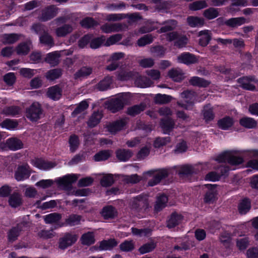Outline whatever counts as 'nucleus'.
I'll use <instances>...</instances> for the list:
<instances>
[{"label":"nucleus","instance_id":"f257e3e1","mask_svg":"<svg viewBox=\"0 0 258 258\" xmlns=\"http://www.w3.org/2000/svg\"><path fill=\"white\" fill-rule=\"evenodd\" d=\"M216 160L219 163H228L231 165H239L243 163L244 160L242 157L235 156L231 151H225L218 155Z\"/></svg>","mask_w":258,"mask_h":258},{"label":"nucleus","instance_id":"f03ea898","mask_svg":"<svg viewBox=\"0 0 258 258\" xmlns=\"http://www.w3.org/2000/svg\"><path fill=\"white\" fill-rule=\"evenodd\" d=\"M43 110L38 102H33L26 110V116L31 121H36L40 118Z\"/></svg>","mask_w":258,"mask_h":258},{"label":"nucleus","instance_id":"7ed1b4c3","mask_svg":"<svg viewBox=\"0 0 258 258\" xmlns=\"http://www.w3.org/2000/svg\"><path fill=\"white\" fill-rule=\"evenodd\" d=\"M181 96L186 100L184 102H178V106L186 110H191L194 105L196 93L194 91L186 90L181 93Z\"/></svg>","mask_w":258,"mask_h":258},{"label":"nucleus","instance_id":"20e7f679","mask_svg":"<svg viewBox=\"0 0 258 258\" xmlns=\"http://www.w3.org/2000/svg\"><path fill=\"white\" fill-rule=\"evenodd\" d=\"M27 227L28 223L26 222L19 223L15 226L12 227L7 232L8 242L12 243L16 241L21 232Z\"/></svg>","mask_w":258,"mask_h":258},{"label":"nucleus","instance_id":"39448f33","mask_svg":"<svg viewBox=\"0 0 258 258\" xmlns=\"http://www.w3.org/2000/svg\"><path fill=\"white\" fill-rule=\"evenodd\" d=\"M78 177L76 174H67L62 177H59L56 180V182L60 187H62L63 189L70 191L72 188L73 183L76 182Z\"/></svg>","mask_w":258,"mask_h":258},{"label":"nucleus","instance_id":"423d86ee","mask_svg":"<svg viewBox=\"0 0 258 258\" xmlns=\"http://www.w3.org/2000/svg\"><path fill=\"white\" fill-rule=\"evenodd\" d=\"M217 186V185L215 184H206L204 185V186L208 189L204 198L205 203L212 204L216 201L218 194L216 189Z\"/></svg>","mask_w":258,"mask_h":258},{"label":"nucleus","instance_id":"0eeeda50","mask_svg":"<svg viewBox=\"0 0 258 258\" xmlns=\"http://www.w3.org/2000/svg\"><path fill=\"white\" fill-rule=\"evenodd\" d=\"M148 198L142 195L137 196L134 199L132 208L138 212L145 211L149 208Z\"/></svg>","mask_w":258,"mask_h":258},{"label":"nucleus","instance_id":"6e6552de","mask_svg":"<svg viewBox=\"0 0 258 258\" xmlns=\"http://www.w3.org/2000/svg\"><path fill=\"white\" fill-rule=\"evenodd\" d=\"M77 236L76 234L71 233H66L59 239L58 247L60 249H65L72 246L77 240Z\"/></svg>","mask_w":258,"mask_h":258},{"label":"nucleus","instance_id":"1a4fd4ad","mask_svg":"<svg viewBox=\"0 0 258 258\" xmlns=\"http://www.w3.org/2000/svg\"><path fill=\"white\" fill-rule=\"evenodd\" d=\"M126 99L123 96H120L111 99L108 103V108L112 113H116L122 109L126 104Z\"/></svg>","mask_w":258,"mask_h":258},{"label":"nucleus","instance_id":"9d476101","mask_svg":"<svg viewBox=\"0 0 258 258\" xmlns=\"http://www.w3.org/2000/svg\"><path fill=\"white\" fill-rule=\"evenodd\" d=\"M178 62L183 63L187 66L195 64L198 62V58L197 56L189 52H184L181 53L177 57Z\"/></svg>","mask_w":258,"mask_h":258},{"label":"nucleus","instance_id":"9b49d317","mask_svg":"<svg viewBox=\"0 0 258 258\" xmlns=\"http://www.w3.org/2000/svg\"><path fill=\"white\" fill-rule=\"evenodd\" d=\"M168 201V197L166 194L164 193L158 194L154 206V211L156 213L161 211L167 206Z\"/></svg>","mask_w":258,"mask_h":258},{"label":"nucleus","instance_id":"f8f14e48","mask_svg":"<svg viewBox=\"0 0 258 258\" xmlns=\"http://www.w3.org/2000/svg\"><path fill=\"white\" fill-rule=\"evenodd\" d=\"M58 9L54 5H51L43 10L40 20L42 22H46L53 18L57 14Z\"/></svg>","mask_w":258,"mask_h":258},{"label":"nucleus","instance_id":"ddd939ff","mask_svg":"<svg viewBox=\"0 0 258 258\" xmlns=\"http://www.w3.org/2000/svg\"><path fill=\"white\" fill-rule=\"evenodd\" d=\"M117 242L114 238L103 240L100 242L99 246L95 245L92 248L97 251L111 250L117 245Z\"/></svg>","mask_w":258,"mask_h":258},{"label":"nucleus","instance_id":"4468645a","mask_svg":"<svg viewBox=\"0 0 258 258\" xmlns=\"http://www.w3.org/2000/svg\"><path fill=\"white\" fill-rule=\"evenodd\" d=\"M100 214L105 220L113 219L117 216L118 212L112 205H107L103 207Z\"/></svg>","mask_w":258,"mask_h":258},{"label":"nucleus","instance_id":"2eb2a0df","mask_svg":"<svg viewBox=\"0 0 258 258\" xmlns=\"http://www.w3.org/2000/svg\"><path fill=\"white\" fill-rule=\"evenodd\" d=\"M27 166L29 167L27 165H20L17 168L14 176L18 181H23L30 177L31 172Z\"/></svg>","mask_w":258,"mask_h":258},{"label":"nucleus","instance_id":"dca6fc26","mask_svg":"<svg viewBox=\"0 0 258 258\" xmlns=\"http://www.w3.org/2000/svg\"><path fill=\"white\" fill-rule=\"evenodd\" d=\"M8 203L13 208H16L21 206L23 204L21 195L19 192L14 191L10 196Z\"/></svg>","mask_w":258,"mask_h":258},{"label":"nucleus","instance_id":"f3484780","mask_svg":"<svg viewBox=\"0 0 258 258\" xmlns=\"http://www.w3.org/2000/svg\"><path fill=\"white\" fill-rule=\"evenodd\" d=\"M7 147L11 151H17L23 148L24 144L22 141L17 138H9L6 141Z\"/></svg>","mask_w":258,"mask_h":258},{"label":"nucleus","instance_id":"a211bd4d","mask_svg":"<svg viewBox=\"0 0 258 258\" xmlns=\"http://www.w3.org/2000/svg\"><path fill=\"white\" fill-rule=\"evenodd\" d=\"M34 166L41 170H47L56 166V164L51 161H46L42 158H36L34 161Z\"/></svg>","mask_w":258,"mask_h":258},{"label":"nucleus","instance_id":"6ab92c4d","mask_svg":"<svg viewBox=\"0 0 258 258\" xmlns=\"http://www.w3.org/2000/svg\"><path fill=\"white\" fill-rule=\"evenodd\" d=\"M234 123V121L232 117L225 116L219 119L217 122L218 127L222 130H228Z\"/></svg>","mask_w":258,"mask_h":258},{"label":"nucleus","instance_id":"aec40b11","mask_svg":"<svg viewBox=\"0 0 258 258\" xmlns=\"http://www.w3.org/2000/svg\"><path fill=\"white\" fill-rule=\"evenodd\" d=\"M252 81V77H242L238 79L237 82L242 89L254 91L255 90V86L249 82V81Z\"/></svg>","mask_w":258,"mask_h":258},{"label":"nucleus","instance_id":"412c9836","mask_svg":"<svg viewBox=\"0 0 258 258\" xmlns=\"http://www.w3.org/2000/svg\"><path fill=\"white\" fill-rule=\"evenodd\" d=\"M126 125L125 121L123 119L117 120L107 125L108 131L112 133L115 134L123 129Z\"/></svg>","mask_w":258,"mask_h":258},{"label":"nucleus","instance_id":"4be33fe9","mask_svg":"<svg viewBox=\"0 0 258 258\" xmlns=\"http://www.w3.org/2000/svg\"><path fill=\"white\" fill-rule=\"evenodd\" d=\"M246 23V20L243 17L231 18L226 20L224 24L229 28H236Z\"/></svg>","mask_w":258,"mask_h":258},{"label":"nucleus","instance_id":"5701e85b","mask_svg":"<svg viewBox=\"0 0 258 258\" xmlns=\"http://www.w3.org/2000/svg\"><path fill=\"white\" fill-rule=\"evenodd\" d=\"M239 124L241 126L247 129H253L256 127L257 122L253 118L244 116L239 119Z\"/></svg>","mask_w":258,"mask_h":258},{"label":"nucleus","instance_id":"b1692460","mask_svg":"<svg viewBox=\"0 0 258 258\" xmlns=\"http://www.w3.org/2000/svg\"><path fill=\"white\" fill-rule=\"evenodd\" d=\"M117 158L120 161L126 162L133 156L132 152L128 149H119L115 151Z\"/></svg>","mask_w":258,"mask_h":258},{"label":"nucleus","instance_id":"393cba45","mask_svg":"<svg viewBox=\"0 0 258 258\" xmlns=\"http://www.w3.org/2000/svg\"><path fill=\"white\" fill-rule=\"evenodd\" d=\"M174 125V121L170 118L161 120L160 126L164 134H169V133L173 129Z\"/></svg>","mask_w":258,"mask_h":258},{"label":"nucleus","instance_id":"a878e982","mask_svg":"<svg viewBox=\"0 0 258 258\" xmlns=\"http://www.w3.org/2000/svg\"><path fill=\"white\" fill-rule=\"evenodd\" d=\"M189 82L192 86H197L200 88L207 87L211 83L210 81L197 76L191 77L190 79Z\"/></svg>","mask_w":258,"mask_h":258},{"label":"nucleus","instance_id":"bb28decb","mask_svg":"<svg viewBox=\"0 0 258 258\" xmlns=\"http://www.w3.org/2000/svg\"><path fill=\"white\" fill-rule=\"evenodd\" d=\"M60 54L57 51H53L46 54L45 61L52 67H55L59 63Z\"/></svg>","mask_w":258,"mask_h":258},{"label":"nucleus","instance_id":"cd10ccee","mask_svg":"<svg viewBox=\"0 0 258 258\" xmlns=\"http://www.w3.org/2000/svg\"><path fill=\"white\" fill-rule=\"evenodd\" d=\"M251 208V201L249 198H244L239 202L238 210L240 214H246Z\"/></svg>","mask_w":258,"mask_h":258},{"label":"nucleus","instance_id":"c85d7f7f","mask_svg":"<svg viewBox=\"0 0 258 258\" xmlns=\"http://www.w3.org/2000/svg\"><path fill=\"white\" fill-rule=\"evenodd\" d=\"M80 241L84 245L90 246L95 242L94 234L93 232H87L84 233L81 237Z\"/></svg>","mask_w":258,"mask_h":258},{"label":"nucleus","instance_id":"c756f323","mask_svg":"<svg viewBox=\"0 0 258 258\" xmlns=\"http://www.w3.org/2000/svg\"><path fill=\"white\" fill-rule=\"evenodd\" d=\"M182 219V216L176 212L172 213L167 221V227L169 228H174L177 226Z\"/></svg>","mask_w":258,"mask_h":258},{"label":"nucleus","instance_id":"7c9ffc66","mask_svg":"<svg viewBox=\"0 0 258 258\" xmlns=\"http://www.w3.org/2000/svg\"><path fill=\"white\" fill-rule=\"evenodd\" d=\"M112 82V77L106 76L102 80L99 81L96 86V89L100 91H104L107 90Z\"/></svg>","mask_w":258,"mask_h":258},{"label":"nucleus","instance_id":"2f4dec72","mask_svg":"<svg viewBox=\"0 0 258 258\" xmlns=\"http://www.w3.org/2000/svg\"><path fill=\"white\" fill-rule=\"evenodd\" d=\"M61 89L57 85L50 87L47 94L48 97L53 100H58L61 96Z\"/></svg>","mask_w":258,"mask_h":258},{"label":"nucleus","instance_id":"473e14b6","mask_svg":"<svg viewBox=\"0 0 258 258\" xmlns=\"http://www.w3.org/2000/svg\"><path fill=\"white\" fill-rule=\"evenodd\" d=\"M102 115L99 111H94L87 121L89 127L93 128L98 125L102 118Z\"/></svg>","mask_w":258,"mask_h":258},{"label":"nucleus","instance_id":"72a5a7b5","mask_svg":"<svg viewBox=\"0 0 258 258\" xmlns=\"http://www.w3.org/2000/svg\"><path fill=\"white\" fill-rule=\"evenodd\" d=\"M62 74L61 69L56 68L48 71L45 75L47 80L54 81L59 78Z\"/></svg>","mask_w":258,"mask_h":258},{"label":"nucleus","instance_id":"f704fd0d","mask_svg":"<svg viewBox=\"0 0 258 258\" xmlns=\"http://www.w3.org/2000/svg\"><path fill=\"white\" fill-rule=\"evenodd\" d=\"M39 42L45 46L52 47L54 46V40L52 37L49 34L48 30L39 38Z\"/></svg>","mask_w":258,"mask_h":258},{"label":"nucleus","instance_id":"c9c22d12","mask_svg":"<svg viewBox=\"0 0 258 258\" xmlns=\"http://www.w3.org/2000/svg\"><path fill=\"white\" fill-rule=\"evenodd\" d=\"M206 0L196 1L188 5V9L192 11H196L208 7Z\"/></svg>","mask_w":258,"mask_h":258},{"label":"nucleus","instance_id":"e433bc0d","mask_svg":"<svg viewBox=\"0 0 258 258\" xmlns=\"http://www.w3.org/2000/svg\"><path fill=\"white\" fill-rule=\"evenodd\" d=\"M186 21L188 25L191 27L202 26L204 24V19L197 16H188Z\"/></svg>","mask_w":258,"mask_h":258},{"label":"nucleus","instance_id":"4c0bfd02","mask_svg":"<svg viewBox=\"0 0 258 258\" xmlns=\"http://www.w3.org/2000/svg\"><path fill=\"white\" fill-rule=\"evenodd\" d=\"M73 31V27L71 25L66 24L56 29V34L58 37H64L68 34L71 33Z\"/></svg>","mask_w":258,"mask_h":258},{"label":"nucleus","instance_id":"58836bf2","mask_svg":"<svg viewBox=\"0 0 258 258\" xmlns=\"http://www.w3.org/2000/svg\"><path fill=\"white\" fill-rule=\"evenodd\" d=\"M145 108V105L143 103L135 105L128 108L127 110V114L135 116L143 111Z\"/></svg>","mask_w":258,"mask_h":258},{"label":"nucleus","instance_id":"ea45409f","mask_svg":"<svg viewBox=\"0 0 258 258\" xmlns=\"http://www.w3.org/2000/svg\"><path fill=\"white\" fill-rule=\"evenodd\" d=\"M61 219V215L58 213H52L45 216L44 220L46 224L57 223Z\"/></svg>","mask_w":258,"mask_h":258},{"label":"nucleus","instance_id":"a19ab883","mask_svg":"<svg viewBox=\"0 0 258 258\" xmlns=\"http://www.w3.org/2000/svg\"><path fill=\"white\" fill-rule=\"evenodd\" d=\"M31 30L32 32L39 36L43 35L48 31L47 28L43 24L40 23L33 24L31 26Z\"/></svg>","mask_w":258,"mask_h":258},{"label":"nucleus","instance_id":"79ce46f5","mask_svg":"<svg viewBox=\"0 0 258 258\" xmlns=\"http://www.w3.org/2000/svg\"><path fill=\"white\" fill-rule=\"evenodd\" d=\"M92 73V69L90 67H84L77 71L74 74V78L78 79L81 78L87 77Z\"/></svg>","mask_w":258,"mask_h":258},{"label":"nucleus","instance_id":"37998d69","mask_svg":"<svg viewBox=\"0 0 258 258\" xmlns=\"http://www.w3.org/2000/svg\"><path fill=\"white\" fill-rule=\"evenodd\" d=\"M172 97L166 94H157L154 98V102L157 104H165L169 103Z\"/></svg>","mask_w":258,"mask_h":258},{"label":"nucleus","instance_id":"c03bdc74","mask_svg":"<svg viewBox=\"0 0 258 258\" xmlns=\"http://www.w3.org/2000/svg\"><path fill=\"white\" fill-rule=\"evenodd\" d=\"M20 35L16 33L5 34L3 36V42L5 44H13L17 42Z\"/></svg>","mask_w":258,"mask_h":258},{"label":"nucleus","instance_id":"a18cd8bd","mask_svg":"<svg viewBox=\"0 0 258 258\" xmlns=\"http://www.w3.org/2000/svg\"><path fill=\"white\" fill-rule=\"evenodd\" d=\"M110 157L109 150H101L96 153L93 156V160L96 162L105 161Z\"/></svg>","mask_w":258,"mask_h":258},{"label":"nucleus","instance_id":"49530a36","mask_svg":"<svg viewBox=\"0 0 258 258\" xmlns=\"http://www.w3.org/2000/svg\"><path fill=\"white\" fill-rule=\"evenodd\" d=\"M119 249L123 252H131L135 249V243L132 240H125L119 246Z\"/></svg>","mask_w":258,"mask_h":258},{"label":"nucleus","instance_id":"de8ad7c7","mask_svg":"<svg viewBox=\"0 0 258 258\" xmlns=\"http://www.w3.org/2000/svg\"><path fill=\"white\" fill-rule=\"evenodd\" d=\"M219 15L218 9L211 7L205 10L203 16L208 20H212L217 18Z\"/></svg>","mask_w":258,"mask_h":258},{"label":"nucleus","instance_id":"09e8293b","mask_svg":"<svg viewBox=\"0 0 258 258\" xmlns=\"http://www.w3.org/2000/svg\"><path fill=\"white\" fill-rule=\"evenodd\" d=\"M69 143L70 151L72 153L75 152L80 144L78 136L75 134L71 135L69 138Z\"/></svg>","mask_w":258,"mask_h":258},{"label":"nucleus","instance_id":"8fccbe9b","mask_svg":"<svg viewBox=\"0 0 258 258\" xmlns=\"http://www.w3.org/2000/svg\"><path fill=\"white\" fill-rule=\"evenodd\" d=\"M105 42V38L104 36L91 38L90 43V47L92 49L99 48Z\"/></svg>","mask_w":258,"mask_h":258},{"label":"nucleus","instance_id":"3c124183","mask_svg":"<svg viewBox=\"0 0 258 258\" xmlns=\"http://www.w3.org/2000/svg\"><path fill=\"white\" fill-rule=\"evenodd\" d=\"M1 125L2 127L11 130L16 128L18 125L16 120L7 118L3 121Z\"/></svg>","mask_w":258,"mask_h":258},{"label":"nucleus","instance_id":"603ef678","mask_svg":"<svg viewBox=\"0 0 258 258\" xmlns=\"http://www.w3.org/2000/svg\"><path fill=\"white\" fill-rule=\"evenodd\" d=\"M215 116V115L213 108H208V106H205L203 110V117L205 122L208 123L213 120Z\"/></svg>","mask_w":258,"mask_h":258},{"label":"nucleus","instance_id":"864d4df0","mask_svg":"<svg viewBox=\"0 0 258 258\" xmlns=\"http://www.w3.org/2000/svg\"><path fill=\"white\" fill-rule=\"evenodd\" d=\"M81 218V215L72 214L66 219V223L70 226H75L80 223Z\"/></svg>","mask_w":258,"mask_h":258},{"label":"nucleus","instance_id":"5fc2aeb1","mask_svg":"<svg viewBox=\"0 0 258 258\" xmlns=\"http://www.w3.org/2000/svg\"><path fill=\"white\" fill-rule=\"evenodd\" d=\"M121 28V25L119 24H105L102 26V31L106 33H109L112 32L119 31Z\"/></svg>","mask_w":258,"mask_h":258},{"label":"nucleus","instance_id":"6e6d98bb","mask_svg":"<svg viewBox=\"0 0 258 258\" xmlns=\"http://www.w3.org/2000/svg\"><path fill=\"white\" fill-rule=\"evenodd\" d=\"M156 244L153 242L146 243L142 245L138 249L141 254L153 251L156 247Z\"/></svg>","mask_w":258,"mask_h":258},{"label":"nucleus","instance_id":"4d7b16f0","mask_svg":"<svg viewBox=\"0 0 258 258\" xmlns=\"http://www.w3.org/2000/svg\"><path fill=\"white\" fill-rule=\"evenodd\" d=\"M114 182L113 175L112 174H107L100 180V184L103 187H109Z\"/></svg>","mask_w":258,"mask_h":258},{"label":"nucleus","instance_id":"13d9d810","mask_svg":"<svg viewBox=\"0 0 258 258\" xmlns=\"http://www.w3.org/2000/svg\"><path fill=\"white\" fill-rule=\"evenodd\" d=\"M199 35L201 36L199 40V45L202 47L206 46L211 39V36L204 31H200Z\"/></svg>","mask_w":258,"mask_h":258},{"label":"nucleus","instance_id":"bf43d9fd","mask_svg":"<svg viewBox=\"0 0 258 258\" xmlns=\"http://www.w3.org/2000/svg\"><path fill=\"white\" fill-rule=\"evenodd\" d=\"M153 41V37L151 34H146L141 37L138 40V45L140 47L151 44Z\"/></svg>","mask_w":258,"mask_h":258},{"label":"nucleus","instance_id":"052dcab7","mask_svg":"<svg viewBox=\"0 0 258 258\" xmlns=\"http://www.w3.org/2000/svg\"><path fill=\"white\" fill-rule=\"evenodd\" d=\"M169 78L172 79L174 81L179 82L183 79L182 74L176 69H172L168 73Z\"/></svg>","mask_w":258,"mask_h":258},{"label":"nucleus","instance_id":"680f3d73","mask_svg":"<svg viewBox=\"0 0 258 258\" xmlns=\"http://www.w3.org/2000/svg\"><path fill=\"white\" fill-rule=\"evenodd\" d=\"M30 51V48L26 42L20 43L16 47V51L19 55H27Z\"/></svg>","mask_w":258,"mask_h":258},{"label":"nucleus","instance_id":"e2e57ef3","mask_svg":"<svg viewBox=\"0 0 258 258\" xmlns=\"http://www.w3.org/2000/svg\"><path fill=\"white\" fill-rule=\"evenodd\" d=\"M4 112L7 115L16 116L20 114L21 110L18 106H11L5 108Z\"/></svg>","mask_w":258,"mask_h":258},{"label":"nucleus","instance_id":"0e129e2a","mask_svg":"<svg viewBox=\"0 0 258 258\" xmlns=\"http://www.w3.org/2000/svg\"><path fill=\"white\" fill-rule=\"evenodd\" d=\"M171 138L170 137H158L154 141V146L156 148H160L166 145L167 143H170Z\"/></svg>","mask_w":258,"mask_h":258},{"label":"nucleus","instance_id":"69168bd1","mask_svg":"<svg viewBox=\"0 0 258 258\" xmlns=\"http://www.w3.org/2000/svg\"><path fill=\"white\" fill-rule=\"evenodd\" d=\"M195 173L194 168L190 165H183L178 171V174L183 176H188Z\"/></svg>","mask_w":258,"mask_h":258},{"label":"nucleus","instance_id":"338daca9","mask_svg":"<svg viewBox=\"0 0 258 258\" xmlns=\"http://www.w3.org/2000/svg\"><path fill=\"white\" fill-rule=\"evenodd\" d=\"M89 107V104L87 101L83 100L81 101L79 104L75 108L72 112V115H75L79 114L85 110H86Z\"/></svg>","mask_w":258,"mask_h":258},{"label":"nucleus","instance_id":"774afa93","mask_svg":"<svg viewBox=\"0 0 258 258\" xmlns=\"http://www.w3.org/2000/svg\"><path fill=\"white\" fill-rule=\"evenodd\" d=\"M93 37L92 34H85L82 37H81L78 41V46L80 48H85L86 45L90 43L91 39Z\"/></svg>","mask_w":258,"mask_h":258}]
</instances>
